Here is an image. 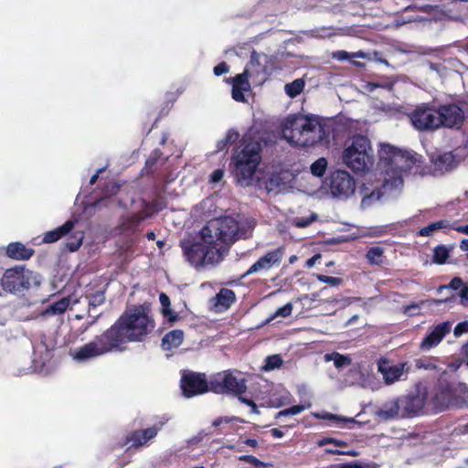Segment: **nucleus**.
<instances>
[{"label": "nucleus", "mask_w": 468, "mask_h": 468, "mask_svg": "<svg viewBox=\"0 0 468 468\" xmlns=\"http://www.w3.org/2000/svg\"><path fill=\"white\" fill-rule=\"evenodd\" d=\"M241 237L239 222L231 217L209 220L198 235H188L179 241L185 260L195 269L215 267Z\"/></svg>", "instance_id": "f257e3e1"}, {"label": "nucleus", "mask_w": 468, "mask_h": 468, "mask_svg": "<svg viewBox=\"0 0 468 468\" xmlns=\"http://www.w3.org/2000/svg\"><path fill=\"white\" fill-rule=\"evenodd\" d=\"M155 327L154 319L143 306L123 312L107 330L118 351H123L128 343L144 342Z\"/></svg>", "instance_id": "f03ea898"}, {"label": "nucleus", "mask_w": 468, "mask_h": 468, "mask_svg": "<svg viewBox=\"0 0 468 468\" xmlns=\"http://www.w3.org/2000/svg\"><path fill=\"white\" fill-rule=\"evenodd\" d=\"M282 135L291 144L308 147L324 140L328 132L314 115L292 114L285 119Z\"/></svg>", "instance_id": "7ed1b4c3"}, {"label": "nucleus", "mask_w": 468, "mask_h": 468, "mask_svg": "<svg viewBox=\"0 0 468 468\" xmlns=\"http://www.w3.org/2000/svg\"><path fill=\"white\" fill-rule=\"evenodd\" d=\"M261 143L251 136H244L235 146L230 164L238 181L251 179L261 161Z\"/></svg>", "instance_id": "20e7f679"}, {"label": "nucleus", "mask_w": 468, "mask_h": 468, "mask_svg": "<svg viewBox=\"0 0 468 468\" xmlns=\"http://www.w3.org/2000/svg\"><path fill=\"white\" fill-rule=\"evenodd\" d=\"M262 60L266 62L267 56L253 50L244 71L232 79L231 96L234 101L239 102L247 101L244 92L250 90V79L255 85H261L267 80L268 69Z\"/></svg>", "instance_id": "39448f33"}, {"label": "nucleus", "mask_w": 468, "mask_h": 468, "mask_svg": "<svg viewBox=\"0 0 468 468\" xmlns=\"http://www.w3.org/2000/svg\"><path fill=\"white\" fill-rule=\"evenodd\" d=\"M343 163L355 173H364L373 163V149L367 136L356 134L346 143Z\"/></svg>", "instance_id": "423d86ee"}, {"label": "nucleus", "mask_w": 468, "mask_h": 468, "mask_svg": "<svg viewBox=\"0 0 468 468\" xmlns=\"http://www.w3.org/2000/svg\"><path fill=\"white\" fill-rule=\"evenodd\" d=\"M379 160L387 169L394 176H401L403 173H410L418 162L417 157L408 151H403L388 144L381 145L379 150Z\"/></svg>", "instance_id": "0eeeda50"}, {"label": "nucleus", "mask_w": 468, "mask_h": 468, "mask_svg": "<svg viewBox=\"0 0 468 468\" xmlns=\"http://www.w3.org/2000/svg\"><path fill=\"white\" fill-rule=\"evenodd\" d=\"M247 388L246 378L236 376L231 370H223L210 377V391L216 394H229L239 399Z\"/></svg>", "instance_id": "6e6552de"}, {"label": "nucleus", "mask_w": 468, "mask_h": 468, "mask_svg": "<svg viewBox=\"0 0 468 468\" xmlns=\"http://www.w3.org/2000/svg\"><path fill=\"white\" fill-rule=\"evenodd\" d=\"M426 400V392H411L399 399L398 401H395L388 410H381L380 415L388 419L395 418L401 410L402 417L412 418L422 412Z\"/></svg>", "instance_id": "1a4fd4ad"}, {"label": "nucleus", "mask_w": 468, "mask_h": 468, "mask_svg": "<svg viewBox=\"0 0 468 468\" xmlns=\"http://www.w3.org/2000/svg\"><path fill=\"white\" fill-rule=\"evenodd\" d=\"M39 282L34 272L25 266H15L5 270L1 285L4 291L11 293L21 292L28 290L33 285H38Z\"/></svg>", "instance_id": "9d476101"}, {"label": "nucleus", "mask_w": 468, "mask_h": 468, "mask_svg": "<svg viewBox=\"0 0 468 468\" xmlns=\"http://www.w3.org/2000/svg\"><path fill=\"white\" fill-rule=\"evenodd\" d=\"M107 330L96 335L92 341L76 348L71 353L74 360L85 362L105 354L118 351Z\"/></svg>", "instance_id": "9b49d317"}, {"label": "nucleus", "mask_w": 468, "mask_h": 468, "mask_svg": "<svg viewBox=\"0 0 468 468\" xmlns=\"http://www.w3.org/2000/svg\"><path fill=\"white\" fill-rule=\"evenodd\" d=\"M409 117L418 131H435L440 128L437 107L429 103L417 106Z\"/></svg>", "instance_id": "f8f14e48"}, {"label": "nucleus", "mask_w": 468, "mask_h": 468, "mask_svg": "<svg viewBox=\"0 0 468 468\" xmlns=\"http://www.w3.org/2000/svg\"><path fill=\"white\" fill-rule=\"evenodd\" d=\"M180 387L186 398H192L210 391V378L207 380L205 374L202 373H184Z\"/></svg>", "instance_id": "ddd939ff"}, {"label": "nucleus", "mask_w": 468, "mask_h": 468, "mask_svg": "<svg viewBox=\"0 0 468 468\" xmlns=\"http://www.w3.org/2000/svg\"><path fill=\"white\" fill-rule=\"evenodd\" d=\"M441 127L459 129L464 122V112L456 103L441 104L437 107Z\"/></svg>", "instance_id": "4468645a"}, {"label": "nucleus", "mask_w": 468, "mask_h": 468, "mask_svg": "<svg viewBox=\"0 0 468 468\" xmlns=\"http://www.w3.org/2000/svg\"><path fill=\"white\" fill-rule=\"evenodd\" d=\"M283 256L284 249L282 247H279L273 250L268 251L266 254L260 257L259 260L247 270L242 277L244 278L252 273L267 271L273 267L279 266L282 261Z\"/></svg>", "instance_id": "2eb2a0df"}, {"label": "nucleus", "mask_w": 468, "mask_h": 468, "mask_svg": "<svg viewBox=\"0 0 468 468\" xmlns=\"http://www.w3.org/2000/svg\"><path fill=\"white\" fill-rule=\"evenodd\" d=\"M355 180L346 171L337 170L331 175L330 189L333 196L348 197L355 192Z\"/></svg>", "instance_id": "dca6fc26"}, {"label": "nucleus", "mask_w": 468, "mask_h": 468, "mask_svg": "<svg viewBox=\"0 0 468 468\" xmlns=\"http://www.w3.org/2000/svg\"><path fill=\"white\" fill-rule=\"evenodd\" d=\"M452 323L449 321L438 324L420 343L419 349L427 352L436 347L451 332Z\"/></svg>", "instance_id": "f3484780"}, {"label": "nucleus", "mask_w": 468, "mask_h": 468, "mask_svg": "<svg viewBox=\"0 0 468 468\" xmlns=\"http://www.w3.org/2000/svg\"><path fill=\"white\" fill-rule=\"evenodd\" d=\"M148 218H151V213H147L144 209L122 216L116 227V230L120 234H133L138 230L142 222Z\"/></svg>", "instance_id": "a211bd4d"}, {"label": "nucleus", "mask_w": 468, "mask_h": 468, "mask_svg": "<svg viewBox=\"0 0 468 468\" xmlns=\"http://www.w3.org/2000/svg\"><path fill=\"white\" fill-rule=\"evenodd\" d=\"M407 366V362L391 365L388 359L380 358L378 362V370L381 373L385 383L389 385L398 381L405 371H409Z\"/></svg>", "instance_id": "6ab92c4d"}, {"label": "nucleus", "mask_w": 468, "mask_h": 468, "mask_svg": "<svg viewBox=\"0 0 468 468\" xmlns=\"http://www.w3.org/2000/svg\"><path fill=\"white\" fill-rule=\"evenodd\" d=\"M159 430L160 428L153 426L131 431L125 436L124 445H129L128 449L143 447L157 435Z\"/></svg>", "instance_id": "aec40b11"}, {"label": "nucleus", "mask_w": 468, "mask_h": 468, "mask_svg": "<svg viewBox=\"0 0 468 468\" xmlns=\"http://www.w3.org/2000/svg\"><path fill=\"white\" fill-rule=\"evenodd\" d=\"M35 253V250L27 247L22 242L16 241L9 243L5 248V255L16 261L29 260Z\"/></svg>", "instance_id": "412c9836"}, {"label": "nucleus", "mask_w": 468, "mask_h": 468, "mask_svg": "<svg viewBox=\"0 0 468 468\" xmlns=\"http://www.w3.org/2000/svg\"><path fill=\"white\" fill-rule=\"evenodd\" d=\"M236 294L234 291L228 288H221L213 298L214 306L217 312L227 311L236 302Z\"/></svg>", "instance_id": "4be33fe9"}, {"label": "nucleus", "mask_w": 468, "mask_h": 468, "mask_svg": "<svg viewBox=\"0 0 468 468\" xmlns=\"http://www.w3.org/2000/svg\"><path fill=\"white\" fill-rule=\"evenodd\" d=\"M433 171L437 174H444L455 166V156L452 153H444L432 158Z\"/></svg>", "instance_id": "5701e85b"}, {"label": "nucleus", "mask_w": 468, "mask_h": 468, "mask_svg": "<svg viewBox=\"0 0 468 468\" xmlns=\"http://www.w3.org/2000/svg\"><path fill=\"white\" fill-rule=\"evenodd\" d=\"M74 228V222L71 220L66 221L63 225L56 228L55 229L47 231L43 235L44 243H53L59 240L64 236L68 235Z\"/></svg>", "instance_id": "b1692460"}, {"label": "nucleus", "mask_w": 468, "mask_h": 468, "mask_svg": "<svg viewBox=\"0 0 468 468\" xmlns=\"http://www.w3.org/2000/svg\"><path fill=\"white\" fill-rule=\"evenodd\" d=\"M184 340V332L181 329H175L165 334L162 339V347L170 351L178 347Z\"/></svg>", "instance_id": "393cba45"}, {"label": "nucleus", "mask_w": 468, "mask_h": 468, "mask_svg": "<svg viewBox=\"0 0 468 468\" xmlns=\"http://www.w3.org/2000/svg\"><path fill=\"white\" fill-rule=\"evenodd\" d=\"M452 402V392L448 388H441L432 398V405L436 411L445 410Z\"/></svg>", "instance_id": "a878e982"}, {"label": "nucleus", "mask_w": 468, "mask_h": 468, "mask_svg": "<svg viewBox=\"0 0 468 468\" xmlns=\"http://www.w3.org/2000/svg\"><path fill=\"white\" fill-rule=\"evenodd\" d=\"M367 262L370 265L381 266L385 262L384 249L379 246L370 247L366 255Z\"/></svg>", "instance_id": "bb28decb"}, {"label": "nucleus", "mask_w": 468, "mask_h": 468, "mask_svg": "<svg viewBox=\"0 0 468 468\" xmlns=\"http://www.w3.org/2000/svg\"><path fill=\"white\" fill-rule=\"evenodd\" d=\"M446 229H452L450 222L446 219H441L435 222H431L428 226L421 228L418 231V235L421 237H429L431 236L437 230Z\"/></svg>", "instance_id": "cd10ccee"}, {"label": "nucleus", "mask_w": 468, "mask_h": 468, "mask_svg": "<svg viewBox=\"0 0 468 468\" xmlns=\"http://www.w3.org/2000/svg\"><path fill=\"white\" fill-rule=\"evenodd\" d=\"M143 208L146 210L147 213H151V217L154 213H158L165 209L167 206L166 200L164 197H157L154 198L152 201L143 200Z\"/></svg>", "instance_id": "c85d7f7f"}, {"label": "nucleus", "mask_w": 468, "mask_h": 468, "mask_svg": "<svg viewBox=\"0 0 468 468\" xmlns=\"http://www.w3.org/2000/svg\"><path fill=\"white\" fill-rule=\"evenodd\" d=\"M313 415L316 419H319V420H334L339 427H344L346 423H358L353 418L341 417V416H338V415H335V414H333L330 412H323V413L314 412V413H313Z\"/></svg>", "instance_id": "c756f323"}, {"label": "nucleus", "mask_w": 468, "mask_h": 468, "mask_svg": "<svg viewBox=\"0 0 468 468\" xmlns=\"http://www.w3.org/2000/svg\"><path fill=\"white\" fill-rule=\"evenodd\" d=\"M159 301L162 305V314L166 317L170 323L176 322L178 319V314L171 310L170 298L165 292H161L159 295Z\"/></svg>", "instance_id": "7c9ffc66"}, {"label": "nucleus", "mask_w": 468, "mask_h": 468, "mask_svg": "<svg viewBox=\"0 0 468 468\" xmlns=\"http://www.w3.org/2000/svg\"><path fill=\"white\" fill-rule=\"evenodd\" d=\"M69 305V300L67 297L61 298L57 302L50 303L46 310L44 311V314L47 315H54V314H63Z\"/></svg>", "instance_id": "2f4dec72"}, {"label": "nucleus", "mask_w": 468, "mask_h": 468, "mask_svg": "<svg viewBox=\"0 0 468 468\" xmlns=\"http://www.w3.org/2000/svg\"><path fill=\"white\" fill-rule=\"evenodd\" d=\"M305 86V82L303 79H296L293 81L285 84V93L290 98H295L302 93Z\"/></svg>", "instance_id": "473e14b6"}, {"label": "nucleus", "mask_w": 468, "mask_h": 468, "mask_svg": "<svg viewBox=\"0 0 468 468\" xmlns=\"http://www.w3.org/2000/svg\"><path fill=\"white\" fill-rule=\"evenodd\" d=\"M239 133L233 129L227 132L226 136L218 142L217 152H222L228 148L230 144L235 143L239 139Z\"/></svg>", "instance_id": "72a5a7b5"}, {"label": "nucleus", "mask_w": 468, "mask_h": 468, "mask_svg": "<svg viewBox=\"0 0 468 468\" xmlns=\"http://www.w3.org/2000/svg\"><path fill=\"white\" fill-rule=\"evenodd\" d=\"M449 258V250L444 245H438L433 249L432 261L436 264H445Z\"/></svg>", "instance_id": "f704fd0d"}, {"label": "nucleus", "mask_w": 468, "mask_h": 468, "mask_svg": "<svg viewBox=\"0 0 468 468\" xmlns=\"http://www.w3.org/2000/svg\"><path fill=\"white\" fill-rule=\"evenodd\" d=\"M311 407V404L308 403L307 405H294L290 408L284 409L279 412L276 413L275 419H280L282 417H287L292 415H297L303 412L305 409Z\"/></svg>", "instance_id": "c9c22d12"}, {"label": "nucleus", "mask_w": 468, "mask_h": 468, "mask_svg": "<svg viewBox=\"0 0 468 468\" xmlns=\"http://www.w3.org/2000/svg\"><path fill=\"white\" fill-rule=\"evenodd\" d=\"M292 304L291 303H287L283 306L278 308L277 311L263 323V324H267L271 323L272 320H274L278 316L288 317L292 314Z\"/></svg>", "instance_id": "e433bc0d"}, {"label": "nucleus", "mask_w": 468, "mask_h": 468, "mask_svg": "<svg viewBox=\"0 0 468 468\" xmlns=\"http://www.w3.org/2000/svg\"><path fill=\"white\" fill-rule=\"evenodd\" d=\"M327 167V161L322 157L314 162L311 165V173L315 176H323Z\"/></svg>", "instance_id": "4c0bfd02"}, {"label": "nucleus", "mask_w": 468, "mask_h": 468, "mask_svg": "<svg viewBox=\"0 0 468 468\" xmlns=\"http://www.w3.org/2000/svg\"><path fill=\"white\" fill-rule=\"evenodd\" d=\"M329 468H377L374 464L352 461L331 465Z\"/></svg>", "instance_id": "58836bf2"}, {"label": "nucleus", "mask_w": 468, "mask_h": 468, "mask_svg": "<svg viewBox=\"0 0 468 468\" xmlns=\"http://www.w3.org/2000/svg\"><path fill=\"white\" fill-rule=\"evenodd\" d=\"M332 359L334 360V365L336 368H342L344 367L349 366L352 362L351 358L348 356L342 355L339 353H333Z\"/></svg>", "instance_id": "ea45409f"}, {"label": "nucleus", "mask_w": 468, "mask_h": 468, "mask_svg": "<svg viewBox=\"0 0 468 468\" xmlns=\"http://www.w3.org/2000/svg\"><path fill=\"white\" fill-rule=\"evenodd\" d=\"M432 358H419L415 360V367L418 369H425V370H436L437 366L432 361Z\"/></svg>", "instance_id": "a19ab883"}, {"label": "nucleus", "mask_w": 468, "mask_h": 468, "mask_svg": "<svg viewBox=\"0 0 468 468\" xmlns=\"http://www.w3.org/2000/svg\"><path fill=\"white\" fill-rule=\"evenodd\" d=\"M105 302V294L102 291H98L89 297V306L92 308H96Z\"/></svg>", "instance_id": "79ce46f5"}, {"label": "nucleus", "mask_w": 468, "mask_h": 468, "mask_svg": "<svg viewBox=\"0 0 468 468\" xmlns=\"http://www.w3.org/2000/svg\"><path fill=\"white\" fill-rule=\"evenodd\" d=\"M317 218V215L315 213H313L311 216L307 218H300L297 217L293 218L292 224L297 228H306L310 224H312L314 221H315Z\"/></svg>", "instance_id": "37998d69"}, {"label": "nucleus", "mask_w": 468, "mask_h": 468, "mask_svg": "<svg viewBox=\"0 0 468 468\" xmlns=\"http://www.w3.org/2000/svg\"><path fill=\"white\" fill-rule=\"evenodd\" d=\"M83 235L80 234L79 237H71L66 243L65 247L68 250L74 252L78 250L82 244Z\"/></svg>", "instance_id": "c03bdc74"}, {"label": "nucleus", "mask_w": 468, "mask_h": 468, "mask_svg": "<svg viewBox=\"0 0 468 468\" xmlns=\"http://www.w3.org/2000/svg\"><path fill=\"white\" fill-rule=\"evenodd\" d=\"M316 278L319 282L327 283L331 286H339L343 282L341 278L327 276V275H324V274H317Z\"/></svg>", "instance_id": "a18cd8bd"}, {"label": "nucleus", "mask_w": 468, "mask_h": 468, "mask_svg": "<svg viewBox=\"0 0 468 468\" xmlns=\"http://www.w3.org/2000/svg\"><path fill=\"white\" fill-rule=\"evenodd\" d=\"M282 359L279 355L270 356L266 359L265 368L266 369L278 368L282 366Z\"/></svg>", "instance_id": "49530a36"}, {"label": "nucleus", "mask_w": 468, "mask_h": 468, "mask_svg": "<svg viewBox=\"0 0 468 468\" xmlns=\"http://www.w3.org/2000/svg\"><path fill=\"white\" fill-rule=\"evenodd\" d=\"M327 444H334L335 446H337V447H346L347 446L346 441H342V440H337L335 438H331V437H324L318 441V445H320V446H324Z\"/></svg>", "instance_id": "de8ad7c7"}, {"label": "nucleus", "mask_w": 468, "mask_h": 468, "mask_svg": "<svg viewBox=\"0 0 468 468\" xmlns=\"http://www.w3.org/2000/svg\"><path fill=\"white\" fill-rule=\"evenodd\" d=\"M464 285L465 284H464L463 281L460 277H454V278L452 279V281L450 282L449 285H447V286H440L438 288V291L441 292V291H442L445 288H451L452 290L457 291L459 289H462L463 286H464Z\"/></svg>", "instance_id": "09e8293b"}, {"label": "nucleus", "mask_w": 468, "mask_h": 468, "mask_svg": "<svg viewBox=\"0 0 468 468\" xmlns=\"http://www.w3.org/2000/svg\"><path fill=\"white\" fill-rule=\"evenodd\" d=\"M239 461H243V462H247V463L254 465L255 467H265V466H267L266 463H264L263 462H261V460H259L258 458H256L253 455H242V456L239 457Z\"/></svg>", "instance_id": "8fccbe9b"}, {"label": "nucleus", "mask_w": 468, "mask_h": 468, "mask_svg": "<svg viewBox=\"0 0 468 468\" xmlns=\"http://www.w3.org/2000/svg\"><path fill=\"white\" fill-rule=\"evenodd\" d=\"M333 57L338 60H346L353 57L364 58V55L362 53H356V54L350 55L346 50H338L334 53Z\"/></svg>", "instance_id": "3c124183"}, {"label": "nucleus", "mask_w": 468, "mask_h": 468, "mask_svg": "<svg viewBox=\"0 0 468 468\" xmlns=\"http://www.w3.org/2000/svg\"><path fill=\"white\" fill-rule=\"evenodd\" d=\"M467 333H468V321L467 320L458 323L453 329V335L456 337H460L463 334H467Z\"/></svg>", "instance_id": "603ef678"}, {"label": "nucleus", "mask_w": 468, "mask_h": 468, "mask_svg": "<svg viewBox=\"0 0 468 468\" xmlns=\"http://www.w3.org/2000/svg\"><path fill=\"white\" fill-rule=\"evenodd\" d=\"M239 400L241 403H243V404H245V405H247V406L250 407V411H251V413L259 414V412H260V411H259V410H258V406L256 405V403H255L252 399H248V398H246V397H244V396L242 395L241 397H239Z\"/></svg>", "instance_id": "864d4df0"}, {"label": "nucleus", "mask_w": 468, "mask_h": 468, "mask_svg": "<svg viewBox=\"0 0 468 468\" xmlns=\"http://www.w3.org/2000/svg\"><path fill=\"white\" fill-rule=\"evenodd\" d=\"M229 70V67L225 61L218 63L214 67L213 72L216 76H220L227 73Z\"/></svg>", "instance_id": "5fc2aeb1"}, {"label": "nucleus", "mask_w": 468, "mask_h": 468, "mask_svg": "<svg viewBox=\"0 0 468 468\" xmlns=\"http://www.w3.org/2000/svg\"><path fill=\"white\" fill-rule=\"evenodd\" d=\"M223 176H224V171L222 169H216L210 175L209 182L218 183L223 178Z\"/></svg>", "instance_id": "6e6d98bb"}, {"label": "nucleus", "mask_w": 468, "mask_h": 468, "mask_svg": "<svg viewBox=\"0 0 468 468\" xmlns=\"http://www.w3.org/2000/svg\"><path fill=\"white\" fill-rule=\"evenodd\" d=\"M461 303L464 306H468V285L463 286L460 291Z\"/></svg>", "instance_id": "4d7b16f0"}, {"label": "nucleus", "mask_w": 468, "mask_h": 468, "mask_svg": "<svg viewBox=\"0 0 468 468\" xmlns=\"http://www.w3.org/2000/svg\"><path fill=\"white\" fill-rule=\"evenodd\" d=\"M158 161L153 159L151 155L146 159L144 169H146V173H153L154 166Z\"/></svg>", "instance_id": "13d9d810"}, {"label": "nucleus", "mask_w": 468, "mask_h": 468, "mask_svg": "<svg viewBox=\"0 0 468 468\" xmlns=\"http://www.w3.org/2000/svg\"><path fill=\"white\" fill-rule=\"evenodd\" d=\"M325 452L327 453H332V454H348L351 456H355L356 454L355 452H343V451L334 449V447L325 449Z\"/></svg>", "instance_id": "bf43d9fd"}, {"label": "nucleus", "mask_w": 468, "mask_h": 468, "mask_svg": "<svg viewBox=\"0 0 468 468\" xmlns=\"http://www.w3.org/2000/svg\"><path fill=\"white\" fill-rule=\"evenodd\" d=\"M320 258H321L320 254H314L313 257H311L310 259L307 260L305 266L308 268L313 267L315 264L316 261Z\"/></svg>", "instance_id": "052dcab7"}, {"label": "nucleus", "mask_w": 468, "mask_h": 468, "mask_svg": "<svg viewBox=\"0 0 468 468\" xmlns=\"http://www.w3.org/2000/svg\"><path fill=\"white\" fill-rule=\"evenodd\" d=\"M270 433L274 438H282L284 436V432L282 430L278 429V428L271 429L270 431Z\"/></svg>", "instance_id": "680f3d73"}, {"label": "nucleus", "mask_w": 468, "mask_h": 468, "mask_svg": "<svg viewBox=\"0 0 468 468\" xmlns=\"http://www.w3.org/2000/svg\"><path fill=\"white\" fill-rule=\"evenodd\" d=\"M207 434H203L202 432H199L197 436L192 438L189 442L192 443V444H197L198 442H200L204 439V437Z\"/></svg>", "instance_id": "e2e57ef3"}, {"label": "nucleus", "mask_w": 468, "mask_h": 468, "mask_svg": "<svg viewBox=\"0 0 468 468\" xmlns=\"http://www.w3.org/2000/svg\"><path fill=\"white\" fill-rule=\"evenodd\" d=\"M242 443L252 448L258 447V441L255 439H246L242 441Z\"/></svg>", "instance_id": "0e129e2a"}, {"label": "nucleus", "mask_w": 468, "mask_h": 468, "mask_svg": "<svg viewBox=\"0 0 468 468\" xmlns=\"http://www.w3.org/2000/svg\"><path fill=\"white\" fill-rule=\"evenodd\" d=\"M229 421H230V420H229L228 418H218V419H216V420H213L212 425H213L214 427H218V426H220L223 422H227V423H228V422H229Z\"/></svg>", "instance_id": "69168bd1"}, {"label": "nucleus", "mask_w": 468, "mask_h": 468, "mask_svg": "<svg viewBox=\"0 0 468 468\" xmlns=\"http://www.w3.org/2000/svg\"><path fill=\"white\" fill-rule=\"evenodd\" d=\"M153 159H155L156 161H158L159 159H161L162 155H163V153L160 149H154V151H152L151 154H150Z\"/></svg>", "instance_id": "338daca9"}, {"label": "nucleus", "mask_w": 468, "mask_h": 468, "mask_svg": "<svg viewBox=\"0 0 468 468\" xmlns=\"http://www.w3.org/2000/svg\"><path fill=\"white\" fill-rule=\"evenodd\" d=\"M452 229L457 230L460 233H463V234L468 235V224L465 225V226H460V227L452 228Z\"/></svg>", "instance_id": "774afa93"}]
</instances>
